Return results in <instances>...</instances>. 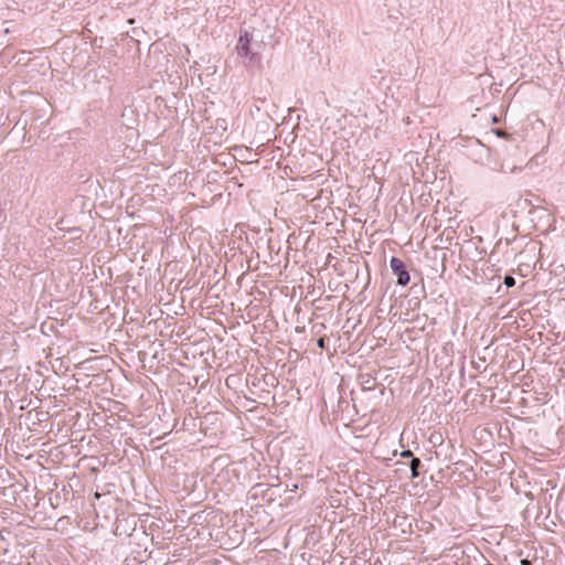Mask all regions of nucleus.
I'll return each instance as SVG.
<instances>
[{
  "instance_id": "f257e3e1",
  "label": "nucleus",
  "mask_w": 565,
  "mask_h": 565,
  "mask_svg": "<svg viewBox=\"0 0 565 565\" xmlns=\"http://www.w3.org/2000/svg\"><path fill=\"white\" fill-rule=\"evenodd\" d=\"M253 36L246 30H241L239 39L236 44V52L239 57L244 60V64L246 66H255L259 65L262 62V56L258 52L253 51L252 49Z\"/></svg>"
},
{
  "instance_id": "f03ea898",
  "label": "nucleus",
  "mask_w": 565,
  "mask_h": 565,
  "mask_svg": "<svg viewBox=\"0 0 565 565\" xmlns=\"http://www.w3.org/2000/svg\"><path fill=\"white\" fill-rule=\"evenodd\" d=\"M390 267L393 271V274L397 277V285L399 286H406L408 285L409 282V273L406 268V265L405 263L397 258V257H392L391 260H390Z\"/></svg>"
},
{
  "instance_id": "7ed1b4c3",
  "label": "nucleus",
  "mask_w": 565,
  "mask_h": 565,
  "mask_svg": "<svg viewBox=\"0 0 565 565\" xmlns=\"http://www.w3.org/2000/svg\"><path fill=\"white\" fill-rule=\"evenodd\" d=\"M422 466V461L419 458L413 457L411 461V471L412 478H417L419 476V467Z\"/></svg>"
},
{
  "instance_id": "20e7f679",
  "label": "nucleus",
  "mask_w": 565,
  "mask_h": 565,
  "mask_svg": "<svg viewBox=\"0 0 565 565\" xmlns=\"http://www.w3.org/2000/svg\"><path fill=\"white\" fill-rule=\"evenodd\" d=\"M327 343H328V338L324 335V337H320L317 341V344L320 349H326L327 348Z\"/></svg>"
},
{
  "instance_id": "39448f33",
  "label": "nucleus",
  "mask_w": 565,
  "mask_h": 565,
  "mask_svg": "<svg viewBox=\"0 0 565 565\" xmlns=\"http://www.w3.org/2000/svg\"><path fill=\"white\" fill-rule=\"evenodd\" d=\"M504 284L508 286V287H512L514 286L515 284V280L512 276H505L504 278Z\"/></svg>"
},
{
  "instance_id": "423d86ee",
  "label": "nucleus",
  "mask_w": 565,
  "mask_h": 565,
  "mask_svg": "<svg viewBox=\"0 0 565 565\" xmlns=\"http://www.w3.org/2000/svg\"><path fill=\"white\" fill-rule=\"evenodd\" d=\"M402 457L404 458H408V457H412L413 458V454L411 450H404L402 454H401Z\"/></svg>"
}]
</instances>
